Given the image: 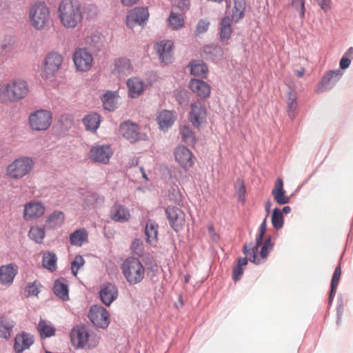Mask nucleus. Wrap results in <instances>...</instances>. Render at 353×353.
Instances as JSON below:
<instances>
[{
  "mask_svg": "<svg viewBox=\"0 0 353 353\" xmlns=\"http://www.w3.org/2000/svg\"><path fill=\"white\" fill-rule=\"evenodd\" d=\"M58 17L66 28H74L82 21V7L77 1L63 0L59 5Z\"/></svg>",
  "mask_w": 353,
  "mask_h": 353,
  "instance_id": "obj_1",
  "label": "nucleus"
},
{
  "mask_svg": "<svg viewBox=\"0 0 353 353\" xmlns=\"http://www.w3.org/2000/svg\"><path fill=\"white\" fill-rule=\"evenodd\" d=\"M28 92L29 86L26 81L14 79L0 88V100L3 102H17L24 99Z\"/></svg>",
  "mask_w": 353,
  "mask_h": 353,
  "instance_id": "obj_2",
  "label": "nucleus"
},
{
  "mask_svg": "<svg viewBox=\"0 0 353 353\" xmlns=\"http://www.w3.org/2000/svg\"><path fill=\"white\" fill-rule=\"evenodd\" d=\"M121 268L123 276L131 285L140 283L144 278L145 268L137 258H127L123 261Z\"/></svg>",
  "mask_w": 353,
  "mask_h": 353,
  "instance_id": "obj_3",
  "label": "nucleus"
},
{
  "mask_svg": "<svg viewBox=\"0 0 353 353\" xmlns=\"http://www.w3.org/2000/svg\"><path fill=\"white\" fill-rule=\"evenodd\" d=\"M28 16L31 26L37 30L44 29L50 22V10L44 2L34 3L30 8Z\"/></svg>",
  "mask_w": 353,
  "mask_h": 353,
  "instance_id": "obj_4",
  "label": "nucleus"
},
{
  "mask_svg": "<svg viewBox=\"0 0 353 353\" xmlns=\"http://www.w3.org/2000/svg\"><path fill=\"white\" fill-rule=\"evenodd\" d=\"M33 160L27 157H21L14 160L6 169L8 176L13 179H20L29 174L34 166Z\"/></svg>",
  "mask_w": 353,
  "mask_h": 353,
  "instance_id": "obj_5",
  "label": "nucleus"
},
{
  "mask_svg": "<svg viewBox=\"0 0 353 353\" xmlns=\"http://www.w3.org/2000/svg\"><path fill=\"white\" fill-rule=\"evenodd\" d=\"M31 129L35 131H45L49 128L52 123V114L46 110H38L32 112L28 118Z\"/></svg>",
  "mask_w": 353,
  "mask_h": 353,
  "instance_id": "obj_6",
  "label": "nucleus"
},
{
  "mask_svg": "<svg viewBox=\"0 0 353 353\" xmlns=\"http://www.w3.org/2000/svg\"><path fill=\"white\" fill-rule=\"evenodd\" d=\"M62 61L63 57L59 53L52 52L48 54L41 67L42 77L46 79L53 77L59 70Z\"/></svg>",
  "mask_w": 353,
  "mask_h": 353,
  "instance_id": "obj_7",
  "label": "nucleus"
},
{
  "mask_svg": "<svg viewBox=\"0 0 353 353\" xmlns=\"http://www.w3.org/2000/svg\"><path fill=\"white\" fill-rule=\"evenodd\" d=\"M119 132L125 139L132 143L148 139L146 134L141 131L140 127L130 121H125L121 123Z\"/></svg>",
  "mask_w": 353,
  "mask_h": 353,
  "instance_id": "obj_8",
  "label": "nucleus"
},
{
  "mask_svg": "<svg viewBox=\"0 0 353 353\" xmlns=\"http://www.w3.org/2000/svg\"><path fill=\"white\" fill-rule=\"evenodd\" d=\"M70 340L76 348H83L88 345V348L94 347L96 343H92L89 340V333L84 325L74 327L70 332Z\"/></svg>",
  "mask_w": 353,
  "mask_h": 353,
  "instance_id": "obj_9",
  "label": "nucleus"
},
{
  "mask_svg": "<svg viewBox=\"0 0 353 353\" xmlns=\"http://www.w3.org/2000/svg\"><path fill=\"white\" fill-rule=\"evenodd\" d=\"M72 59L78 71H88L92 65L93 58L87 48H77L73 53Z\"/></svg>",
  "mask_w": 353,
  "mask_h": 353,
  "instance_id": "obj_10",
  "label": "nucleus"
},
{
  "mask_svg": "<svg viewBox=\"0 0 353 353\" xmlns=\"http://www.w3.org/2000/svg\"><path fill=\"white\" fill-rule=\"evenodd\" d=\"M88 318L95 326L103 329L108 327L110 323L109 312L103 306H92L89 311Z\"/></svg>",
  "mask_w": 353,
  "mask_h": 353,
  "instance_id": "obj_11",
  "label": "nucleus"
},
{
  "mask_svg": "<svg viewBox=\"0 0 353 353\" xmlns=\"http://www.w3.org/2000/svg\"><path fill=\"white\" fill-rule=\"evenodd\" d=\"M170 226L175 231L179 232L185 223V214L176 206L169 205L165 209Z\"/></svg>",
  "mask_w": 353,
  "mask_h": 353,
  "instance_id": "obj_12",
  "label": "nucleus"
},
{
  "mask_svg": "<svg viewBox=\"0 0 353 353\" xmlns=\"http://www.w3.org/2000/svg\"><path fill=\"white\" fill-rule=\"evenodd\" d=\"M342 75L343 72L339 69L327 72L319 83L316 90V92L322 93L333 88Z\"/></svg>",
  "mask_w": 353,
  "mask_h": 353,
  "instance_id": "obj_13",
  "label": "nucleus"
},
{
  "mask_svg": "<svg viewBox=\"0 0 353 353\" xmlns=\"http://www.w3.org/2000/svg\"><path fill=\"white\" fill-rule=\"evenodd\" d=\"M148 17L149 13L147 8H134L126 16V25L130 28H133L136 25L143 26L145 23Z\"/></svg>",
  "mask_w": 353,
  "mask_h": 353,
  "instance_id": "obj_14",
  "label": "nucleus"
},
{
  "mask_svg": "<svg viewBox=\"0 0 353 353\" xmlns=\"http://www.w3.org/2000/svg\"><path fill=\"white\" fill-rule=\"evenodd\" d=\"M173 43L170 41H161L157 43L154 46V50L161 63L168 64L172 59Z\"/></svg>",
  "mask_w": 353,
  "mask_h": 353,
  "instance_id": "obj_15",
  "label": "nucleus"
},
{
  "mask_svg": "<svg viewBox=\"0 0 353 353\" xmlns=\"http://www.w3.org/2000/svg\"><path fill=\"white\" fill-rule=\"evenodd\" d=\"M206 114V108L203 104L195 102L191 105L190 119L195 128H199L205 122Z\"/></svg>",
  "mask_w": 353,
  "mask_h": 353,
  "instance_id": "obj_16",
  "label": "nucleus"
},
{
  "mask_svg": "<svg viewBox=\"0 0 353 353\" xmlns=\"http://www.w3.org/2000/svg\"><path fill=\"white\" fill-rule=\"evenodd\" d=\"M174 157L176 161L184 170H188L194 165V155L192 152L184 145H179L175 149Z\"/></svg>",
  "mask_w": 353,
  "mask_h": 353,
  "instance_id": "obj_17",
  "label": "nucleus"
},
{
  "mask_svg": "<svg viewBox=\"0 0 353 353\" xmlns=\"http://www.w3.org/2000/svg\"><path fill=\"white\" fill-rule=\"evenodd\" d=\"M105 38L99 32H95L85 38V42L88 51L97 53L103 50Z\"/></svg>",
  "mask_w": 353,
  "mask_h": 353,
  "instance_id": "obj_18",
  "label": "nucleus"
},
{
  "mask_svg": "<svg viewBox=\"0 0 353 353\" xmlns=\"http://www.w3.org/2000/svg\"><path fill=\"white\" fill-rule=\"evenodd\" d=\"M99 296L103 304L110 306L118 297V289L114 284L106 283L101 285Z\"/></svg>",
  "mask_w": 353,
  "mask_h": 353,
  "instance_id": "obj_19",
  "label": "nucleus"
},
{
  "mask_svg": "<svg viewBox=\"0 0 353 353\" xmlns=\"http://www.w3.org/2000/svg\"><path fill=\"white\" fill-rule=\"evenodd\" d=\"M45 210L42 203L30 201L25 205L23 217L27 221L39 218L44 214Z\"/></svg>",
  "mask_w": 353,
  "mask_h": 353,
  "instance_id": "obj_20",
  "label": "nucleus"
},
{
  "mask_svg": "<svg viewBox=\"0 0 353 353\" xmlns=\"http://www.w3.org/2000/svg\"><path fill=\"white\" fill-rule=\"evenodd\" d=\"M34 343V337L32 334L22 332L16 335L14 343V350L16 353H22Z\"/></svg>",
  "mask_w": 353,
  "mask_h": 353,
  "instance_id": "obj_21",
  "label": "nucleus"
},
{
  "mask_svg": "<svg viewBox=\"0 0 353 353\" xmlns=\"http://www.w3.org/2000/svg\"><path fill=\"white\" fill-rule=\"evenodd\" d=\"M111 148L109 145H97L90 150V158L96 162L106 163L112 155Z\"/></svg>",
  "mask_w": 353,
  "mask_h": 353,
  "instance_id": "obj_22",
  "label": "nucleus"
},
{
  "mask_svg": "<svg viewBox=\"0 0 353 353\" xmlns=\"http://www.w3.org/2000/svg\"><path fill=\"white\" fill-rule=\"evenodd\" d=\"M18 273V267L14 263H10L0 267V283L10 285L13 283Z\"/></svg>",
  "mask_w": 353,
  "mask_h": 353,
  "instance_id": "obj_23",
  "label": "nucleus"
},
{
  "mask_svg": "<svg viewBox=\"0 0 353 353\" xmlns=\"http://www.w3.org/2000/svg\"><path fill=\"white\" fill-rule=\"evenodd\" d=\"M129 210L123 205L114 203L110 210V218L115 222L125 223L130 219Z\"/></svg>",
  "mask_w": 353,
  "mask_h": 353,
  "instance_id": "obj_24",
  "label": "nucleus"
},
{
  "mask_svg": "<svg viewBox=\"0 0 353 353\" xmlns=\"http://www.w3.org/2000/svg\"><path fill=\"white\" fill-rule=\"evenodd\" d=\"M190 89L201 99H206L210 94V86L203 80L193 79L189 84Z\"/></svg>",
  "mask_w": 353,
  "mask_h": 353,
  "instance_id": "obj_25",
  "label": "nucleus"
},
{
  "mask_svg": "<svg viewBox=\"0 0 353 353\" xmlns=\"http://www.w3.org/2000/svg\"><path fill=\"white\" fill-rule=\"evenodd\" d=\"M263 239L256 238V243L253 245V243L250 242L249 244L245 243L243 246L242 252L246 255L249 256V260L250 262L255 265H259L262 263L261 260L257 258L256 253L258 252L259 248L262 245Z\"/></svg>",
  "mask_w": 353,
  "mask_h": 353,
  "instance_id": "obj_26",
  "label": "nucleus"
},
{
  "mask_svg": "<svg viewBox=\"0 0 353 353\" xmlns=\"http://www.w3.org/2000/svg\"><path fill=\"white\" fill-rule=\"evenodd\" d=\"M272 195L279 205H285L290 202V197L285 194V191L283 189V181L281 178L276 180L274 188L272 190Z\"/></svg>",
  "mask_w": 353,
  "mask_h": 353,
  "instance_id": "obj_27",
  "label": "nucleus"
},
{
  "mask_svg": "<svg viewBox=\"0 0 353 353\" xmlns=\"http://www.w3.org/2000/svg\"><path fill=\"white\" fill-rule=\"evenodd\" d=\"M53 292L62 301H68L69 299L68 284L65 278L60 277L54 281Z\"/></svg>",
  "mask_w": 353,
  "mask_h": 353,
  "instance_id": "obj_28",
  "label": "nucleus"
},
{
  "mask_svg": "<svg viewBox=\"0 0 353 353\" xmlns=\"http://www.w3.org/2000/svg\"><path fill=\"white\" fill-rule=\"evenodd\" d=\"M159 225L154 221L149 219L145 226L146 241L151 245H155L158 240Z\"/></svg>",
  "mask_w": 353,
  "mask_h": 353,
  "instance_id": "obj_29",
  "label": "nucleus"
},
{
  "mask_svg": "<svg viewBox=\"0 0 353 353\" xmlns=\"http://www.w3.org/2000/svg\"><path fill=\"white\" fill-rule=\"evenodd\" d=\"M132 70L130 61L128 59L121 57L114 62L113 74L118 76L128 75Z\"/></svg>",
  "mask_w": 353,
  "mask_h": 353,
  "instance_id": "obj_30",
  "label": "nucleus"
},
{
  "mask_svg": "<svg viewBox=\"0 0 353 353\" xmlns=\"http://www.w3.org/2000/svg\"><path fill=\"white\" fill-rule=\"evenodd\" d=\"M118 97L119 94L117 91L105 92L101 98L104 109L110 112L115 110L117 108Z\"/></svg>",
  "mask_w": 353,
  "mask_h": 353,
  "instance_id": "obj_31",
  "label": "nucleus"
},
{
  "mask_svg": "<svg viewBox=\"0 0 353 353\" xmlns=\"http://www.w3.org/2000/svg\"><path fill=\"white\" fill-rule=\"evenodd\" d=\"M14 325L15 323L12 319L3 315L0 316V338L10 339Z\"/></svg>",
  "mask_w": 353,
  "mask_h": 353,
  "instance_id": "obj_32",
  "label": "nucleus"
},
{
  "mask_svg": "<svg viewBox=\"0 0 353 353\" xmlns=\"http://www.w3.org/2000/svg\"><path fill=\"white\" fill-rule=\"evenodd\" d=\"M159 127L163 130H167L174 124V117L172 111L162 110L158 117Z\"/></svg>",
  "mask_w": 353,
  "mask_h": 353,
  "instance_id": "obj_33",
  "label": "nucleus"
},
{
  "mask_svg": "<svg viewBox=\"0 0 353 353\" xmlns=\"http://www.w3.org/2000/svg\"><path fill=\"white\" fill-rule=\"evenodd\" d=\"M231 21L230 17H224L222 18L220 23L219 28V35H220V41L222 43H225L228 41V40L230 38L231 34L232 32V27H231Z\"/></svg>",
  "mask_w": 353,
  "mask_h": 353,
  "instance_id": "obj_34",
  "label": "nucleus"
},
{
  "mask_svg": "<svg viewBox=\"0 0 353 353\" xmlns=\"http://www.w3.org/2000/svg\"><path fill=\"white\" fill-rule=\"evenodd\" d=\"M101 117L97 113L93 112L84 117L83 123L87 130L95 132L100 124Z\"/></svg>",
  "mask_w": 353,
  "mask_h": 353,
  "instance_id": "obj_35",
  "label": "nucleus"
},
{
  "mask_svg": "<svg viewBox=\"0 0 353 353\" xmlns=\"http://www.w3.org/2000/svg\"><path fill=\"white\" fill-rule=\"evenodd\" d=\"M191 74L201 78L206 77L208 68L205 63L202 61L196 60L192 61L190 63Z\"/></svg>",
  "mask_w": 353,
  "mask_h": 353,
  "instance_id": "obj_36",
  "label": "nucleus"
},
{
  "mask_svg": "<svg viewBox=\"0 0 353 353\" xmlns=\"http://www.w3.org/2000/svg\"><path fill=\"white\" fill-rule=\"evenodd\" d=\"M57 257L55 253L52 252H46L43 253L42 265L44 268L50 272L55 271L57 270Z\"/></svg>",
  "mask_w": 353,
  "mask_h": 353,
  "instance_id": "obj_37",
  "label": "nucleus"
},
{
  "mask_svg": "<svg viewBox=\"0 0 353 353\" xmlns=\"http://www.w3.org/2000/svg\"><path fill=\"white\" fill-rule=\"evenodd\" d=\"M234 5L232 9L231 18L235 22H238L244 16L245 3L244 0H234Z\"/></svg>",
  "mask_w": 353,
  "mask_h": 353,
  "instance_id": "obj_38",
  "label": "nucleus"
},
{
  "mask_svg": "<svg viewBox=\"0 0 353 353\" xmlns=\"http://www.w3.org/2000/svg\"><path fill=\"white\" fill-rule=\"evenodd\" d=\"M130 96L135 97L141 94L143 90V83L139 79H130L127 81Z\"/></svg>",
  "mask_w": 353,
  "mask_h": 353,
  "instance_id": "obj_39",
  "label": "nucleus"
},
{
  "mask_svg": "<svg viewBox=\"0 0 353 353\" xmlns=\"http://www.w3.org/2000/svg\"><path fill=\"white\" fill-rule=\"evenodd\" d=\"M288 114L291 119H293L296 114L297 102L296 94L289 91L287 99Z\"/></svg>",
  "mask_w": 353,
  "mask_h": 353,
  "instance_id": "obj_40",
  "label": "nucleus"
},
{
  "mask_svg": "<svg viewBox=\"0 0 353 353\" xmlns=\"http://www.w3.org/2000/svg\"><path fill=\"white\" fill-rule=\"evenodd\" d=\"M37 329L42 337L48 338L55 334V328L43 319L39 321Z\"/></svg>",
  "mask_w": 353,
  "mask_h": 353,
  "instance_id": "obj_41",
  "label": "nucleus"
},
{
  "mask_svg": "<svg viewBox=\"0 0 353 353\" xmlns=\"http://www.w3.org/2000/svg\"><path fill=\"white\" fill-rule=\"evenodd\" d=\"M104 202V198L95 192L88 193L84 199L85 208H94L97 205H101Z\"/></svg>",
  "mask_w": 353,
  "mask_h": 353,
  "instance_id": "obj_42",
  "label": "nucleus"
},
{
  "mask_svg": "<svg viewBox=\"0 0 353 353\" xmlns=\"http://www.w3.org/2000/svg\"><path fill=\"white\" fill-rule=\"evenodd\" d=\"M180 134L183 141L187 145H193L196 143V136L189 126H183L180 130Z\"/></svg>",
  "mask_w": 353,
  "mask_h": 353,
  "instance_id": "obj_43",
  "label": "nucleus"
},
{
  "mask_svg": "<svg viewBox=\"0 0 353 353\" xmlns=\"http://www.w3.org/2000/svg\"><path fill=\"white\" fill-rule=\"evenodd\" d=\"M87 237L88 234L85 229L77 230L70 234V243L74 245H81L83 242L85 241Z\"/></svg>",
  "mask_w": 353,
  "mask_h": 353,
  "instance_id": "obj_44",
  "label": "nucleus"
},
{
  "mask_svg": "<svg viewBox=\"0 0 353 353\" xmlns=\"http://www.w3.org/2000/svg\"><path fill=\"white\" fill-rule=\"evenodd\" d=\"M64 221V214L60 211H54L47 221V224L50 228H57L62 225Z\"/></svg>",
  "mask_w": 353,
  "mask_h": 353,
  "instance_id": "obj_45",
  "label": "nucleus"
},
{
  "mask_svg": "<svg viewBox=\"0 0 353 353\" xmlns=\"http://www.w3.org/2000/svg\"><path fill=\"white\" fill-rule=\"evenodd\" d=\"M272 223L276 230H279L283 226L284 219L283 212L278 208H274L272 212Z\"/></svg>",
  "mask_w": 353,
  "mask_h": 353,
  "instance_id": "obj_46",
  "label": "nucleus"
},
{
  "mask_svg": "<svg viewBox=\"0 0 353 353\" xmlns=\"http://www.w3.org/2000/svg\"><path fill=\"white\" fill-rule=\"evenodd\" d=\"M28 236L36 243H40L45 236V230L43 228L32 227L29 231Z\"/></svg>",
  "mask_w": 353,
  "mask_h": 353,
  "instance_id": "obj_47",
  "label": "nucleus"
},
{
  "mask_svg": "<svg viewBox=\"0 0 353 353\" xmlns=\"http://www.w3.org/2000/svg\"><path fill=\"white\" fill-rule=\"evenodd\" d=\"M170 25L175 30H178L184 25V19L181 14L172 12L168 18Z\"/></svg>",
  "mask_w": 353,
  "mask_h": 353,
  "instance_id": "obj_48",
  "label": "nucleus"
},
{
  "mask_svg": "<svg viewBox=\"0 0 353 353\" xmlns=\"http://www.w3.org/2000/svg\"><path fill=\"white\" fill-rule=\"evenodd\" d=\"M174 96L176 101L181 105H185L188 103V92L186 90H176L174 91Z\"/></svg>",
  "mask_w": 353,
  "mask_h": 353,
  "instance_id": "obj_49",
  "label": "nucleus"
},
{
  "mask_svg": "<svg viewBox=\"0 0 353 353\" xmlns=\"http://www.w3.org/2000/svg\"><path fill=\"white\" fill-rule=\"evenodd\" d=\"M14 41L9 37L0 43V55L4 56L13 50Z\"/></svg>",
  "mask_w": 353,
  "mask_h": 353,
  "instance_id": "obj_50",
  "label": "nucleus"
},
{
  "mask_svg": "<svg viewBox=\"0 0 353 353\" xmlns=\"http://www.w3.org/2000/svg\"><path fill=\"white\" fill-rule=\"evenodd\" d=\"M145 270L147 272V274L149 275L151 278H153L157 275L158 265L152 259H150L145 263Z\"/></svg>",
  "mask_w": 353,
  "mask_h": 353,
  "instance_id": "obj_51",
  "label": "nucleus"
},
{
  "mask_svg": "<svg viewBox=\"0 0 353 353\" xmlns=\"http://www.w3.org/2000/svg\"><path fill=\"white\" fill-rule=\"evenodd\" d=\"M210 22L206 19H200L196 24V30L194 31L195 36L198 37L208 31Z\"/></svg>",
  "mask_w": 353,
  "mask_h": 353,
  "instance_id": "obj_52",
  "label": "nucleus"
},
{
  "mask_svg": "<svg viewBox=\"0 0 353 353\" xmlns=\"http://www.w3.org/2000/svg\"><path fill=\"white\" fill-rule=\"evenodd\" d=\"M85 261L82 256L77 255L72 262L71 270L73 275L77 274L79 269H80L84 265Z\"/></svg>",
  "mask_w": 353,
  "mask_h": 353,
  "instance_id": "obj_53",
  "label": "nucleus"
},
{
  "mask_svg": "<svg viewBox=\"0 0 353 353\" xmlns=\"http://www.w3.org/2000/svg\"><path fill=\"white\" fill-rule=\"evenodd\" d=\"M292 6L299 11V16L301 19L305 17V0H292Z\"/></svg>",
  "mask_w": 353,
  "mask_h": 353,
  "instance_id": "obj_54",
  "label": "nucleus"
},
{
  "mask_svg": "<svg viewBox=\"0 0 353 353\" xmlns=\"http://www.w3.org/2000/svg\"><path fill=\"white\" fill-rule=\"evenodd\" d=\"M341 274V268L340 264L338 265V266L335 268V270L334 272V274L332 275L331 284H330V288H337L340 276Z\"/></svg>",
  "mask_w": 353,
  "mask_h": 353,
  "instance_id": "obj_55",
  "label": "nucleus"
},
{
  "mask_svg": "<svg viewBox=\"0 0 353 353\" xmlns=\"http://www.w3.org/2000/svg\"><path fill=\"white\" fill-rule=\"evenodd\" d=\"M41 285L37 281L29 283L26 288L28 296H37L39 293V286Z\"/></svg>",
  "mask_w": 353,
  "mask_h": 353,
  "instance_id": "obj_56",
  "label": "nucleus"
},
{
  "mask_svg": "<svg viewBox=\"0 0 353 353\" xmlns=\"http://www.w3.org/2000/svg\"><path fill=\"white\" fill-rule=\"evenodd\" d=\"M221 52V50L220 48L212 46V45H208L203 47V53L205 55H210V54H216L218 53H220Z\"/></svg>",
  "mask_w": 353,
  "mask_h": 353,
  "instance_id": "obj_57",
  "label": "nucleus"
},
{
  "mask_svg": "<svg viewBox=\"0 0 353 353\" xmlns=\"http://www.w3.org/2000/svg\"><path fill=\"white\" fill-rule=\"evenodd\" d=\"M343 311V299L341 296L338 298L337 302V307H336V314H337V321L336 323L339 325L340 323V321L341 319V316Z\"/></svg>",
  "mask_w": 353,
  "mask_h": 353,
  "instance_id": "obj_58",
  "label": "nucleus"
},
{
  "mask_svg": "<svg viewBox=\"0 0 353 353\" xmlns=\"http://www.w3.org/2000/svg\"><path fill=\"white\" fill-rule=\"evenodd\" d=\"M245 186L243 183V181H239V186L237 189L236 193L239 196V199L242 202L245 201Z\"/></svg>",
  "mask_w": 353,
  "mask_h": 353,
  "instance_id": "obj_59",
  "label": "nucleus"
},
{
  "mask_svg": "<svg viewBox=\"0 0 353 353\" xmlns=\"http://www.w3.org/2000/svg\"><path fill=\"white\" fill-rule=\"evenodd\" d=\"M174 4L182 11L188 10L190 2L188 0H174Z\"/></svg>",
  "mask_w": 353,
  "mask_h": 353,
  "instance_id": "obj_60",
  "label": "nucleus"
},
{
  "mask_svg": "<svg viewBox=\"0 0 353 353\" xmlns=\"http://www.w3.org/2000/svg\"><path fill=\"white\" fill-rule=\"evenodd\" d=\"M143 243L140 239H136L132 243L131 249L134 252L140 254L142 252Z\"/></svg>",
  "mask_w": 353,
  "mask_h": 353,
  "instance_id": "obj_61",
  "label": "nucleus"
},
{
  "mask_svg": "<svg viewBox=\"0 0 353 353\" xmlns=\"http://www.w3.org/2000/svg\"><path fill=\"white\" fill-rule=\"evenodd\" d=\"M243 270L242 267L235 266L233 269L232 279L235 281H239L243 275Z\"/></svg>",
  "mask_w": 353,
  "mask_h": 353,
  "instance_id": "obj_62",
  "label": "nucleus"
},
{
  "mask_svg": "<svg viewBox=\"0 0 353 353\" xmlns=\"http://www.w3.org/2000/svg\"><path fill=\"white\" fill-rule=\"evenodd\" d=\"M266 230H267V222H266V219H265L259 226V232H258L256 238H258L259 239H263V238L265 234Z\"/></svg>",
  "mask_w": 353,
  "mask_h": 353,
  "instance_id": "obj_63",
  "label": "nucleus"
},
{
  "mask_svg": "<svg viewBox=\"0 0 353 353\" xmlns=\"http://www.w3.org/2000/svg\"><path fill=\"white\" fill-rule=\"evenodd\" d=\"M351 63V59L349 57L343 56L339 62V70H345L349 68Z\"/></svg>",
  "mask_w": 353,
  "mask_h": 353,
  "instance_id": "obj_64",
  "label": "nucleus"
}]
</instances>
